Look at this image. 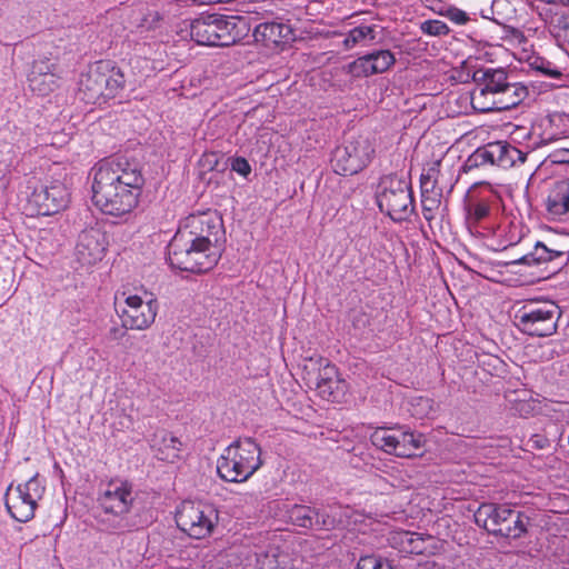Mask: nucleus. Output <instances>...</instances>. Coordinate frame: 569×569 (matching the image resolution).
Returning <instances> with one entry per match:
<instances>
[{
	"instance_id": "obj_28",
	"label": "nucleus",
	"mask_w": 569,
	"mask_h": 569,
	"mask_svg": "<svg viewBox=\"0 0 569 569\" xmlns=\"http://www.w3.org/2000/svg\"><path fill=\"white\" fill-rule=\"evenodd\" d=\"M315 508L303 505H295L287 511L290 523L306 529H313Z\"/></svg>"
},
{
	"instance_id": "obj_40",
	"label": "nucleus",
	"mask_w": 569,
	"mask_h": 569,
	"mask_svg": "<svg viewBox=\"0 0 569 569\" xmlns=\"http://www.w3.org/2000/svg\"><path fill=\"white\" fill-rule=\"evenodd\" d=\"M231 169L242 177H248L251 172V166L248 160L242 157L232 159Z\"/></svg>"
},
{
	"instance_id": "obj_39",
	"label": "nucleus",
	"mask_w": 569,
	"mask_h": 569,
	"mask_svg": "<svg viewBox=\"0 0 569 569\" xmlns=\"http://www.w3.org/2000/svg\"><path fill=\"white\" fill-rule=\"evenodd\" d=\"M532 67L542 72L546 76H549L551 78H559L561 77V71H559L557 68L552 67L549 61H546L543 59H537L535 62H532Z\"/></svg>"
},
{
	"instance_id": "obj_29",
	"label": "nucleus",
	"mask_w": 569,
	"mask_h": 569,
	"mask_svg": "<svg viewBox=\"0 0 569 569\" xmlns=\"http://www.w3.org/2000/svg\"><path fill=\"white\" fill-rule=\"evenodd\" d=\"M490 204L487 200H471L467 207V222L469 226H476L490 214Z\"/></svg>"
},
{
	"instance_id": "obj_5",
	"label": "nucleus",
	"mask_w": 569,
	"mask_h": 569,
	"mask_svg": "<svg viewBox=\"0 0 569 569\" xmlns=\"http://www.w3.org/2000/svg\"><path fill=\"white\" fill-rule=\"evenodd\" d=\"M260 455V447L252 438L239 439L224 449L217 472L228 482L246 481L261 467Z\"/></svg>"
},
{
	"instance_id": "obj_41",
	"label": "nucleus",
	"mask_w": 569,
	"mask_h": 569,
	"mask_svg": "<svg viewBox=\"0 0 569 569\" xmlns=\"http://www.w3.org/2000/svg\"><path fill=\"white\" fill-rule=\"evenodd\" d=\"M445 16L457 24H466L469 21L468 14L458 8H449Z\"/></svg>"
},
{
	"instance_id": "obj_22",
	"label": "nucleus",
	"mask_w": 569,
	"mask_h": 569,
	"mask_svg": "<svg viewBox=\"0 0 569 569\" xmlns=\"http://www.w3.org/2000/svg\"><path fill=\"white\" fill-rule=\"evenodd\" d=\"M217 47H228L244 36L246 22L241 17L213 14Z\"/></svg>"
},
{
	"instance_id": "obj_20",
	"label": "nucleus",
	"mask_w": 569,
	"mask_h": 569,
	"mask_svg": "<svg viewBox=\"0 0 569 569\" xmlns=\"http://www.w3.org/2000/svg\"><path fill=\"white\" fill-rule=\"evenodd\" d=\"M60 189L57 186L47 187L43 184L33 188V191L28 196L26 203V211L30 216H51L59 211L62 207L57 196Z\"/></svg>"
},
{
	"instance_id": "obj_27",
	"label": "nucleus",
	"mask_w": 569,
	"mask_h": 569,
	"mask_svg": "<svg viewBox=\"0 0 569 569\" xmlns=\"http://www.w3.org/2000/svg\"><path fill=\"white\" fill-rule=\"evenodd\" d=\"M398 432H391V429L379 427L370 436L371 443L388 455L396 456V445Z\"/></svg>"
},
{
	"instance_id": "obj_46",
	"label": "nucleus",
	"mask_w": 569,
	"mask_h": 569,
	"mask_svg": "<svg viewBox=\"0 0 569 569\" xmlns=\"http://www.w3.org/2000/svg\"><path fill=\"white\" fill-rule=\"evenodd\" d=\"M121 428H126V429H129L132 427L133 425V419L131 416H127L124 415L122 420L119 422Z\"/></svg>"
},
{
	"instance_id": "obj_31",
	"label": "nucleus",
	"mask_w": 569,
	"mask_h": 569,
	"mask_svg": "<svg viewBox=\"0 0 569 569\" xmlns=\"http://www.w3.org/2000/svg\"><path fill=\"white\" fill-rule=\"evenodd\" d=\"M376 38L375 29L369 26H360L351 29L343 40V47L349 50L356 44L369 40L372 41Z\"/></svg>"
},
{
	"instance_id": "obj_11",
	"label": "nucleus",
	"mask_w": 569,
	"mask_h": 569,
	"mask_svg": "<svg viewBox=\"0 0 569 569\" xmlns=\"http://www.w3.org/2000/svg\"><path fill=\"white\" fill-rule=\"evenodd\" d=\"M44 491L46 481L38 473L17 486L11 483L4 495L7 511L17 521L27 522L31 520Z\"/></svg>"
},
{
	"instance_id": "obj_26",
	"label": "nucleus",
	"mask_w": 569,
	"mask_h": 569,
	"mask_svg": "<svg viewBox=\"0 0 569 569\" xmlns=\"http://www.w3.org/2000/svg\"><path fill=\"white\" fill-rule=\"evenodd\" d=\"M396 445V456L401 458H411L418 455L422 448L423 439L421 435H415L408 431H398Z\"/></svg>"
},
{
	"instance_id": "obj_47",
	"label": "nucleus",
	"mask_w": 569,
	"mask_h": 569,
	"mask_svg": "<svg viewBox=\"0 0 569 569\" xmlns=\"http://www.w3.org/2000/svg\"><path fill=\"white\" fill-rule=\"evenodd\" d=\"M54 471H56L57 473H59V476H60L61 480L63 481V478H64L63 470H62V469H61L57 463L54 465Z\"/></svg>"
},
{
	"instance_id": "obj_19",
	"label": "nucleus",
	"mask_w": 569,
	"mask_h": 569,
	"mask_svg": "<svg viewBox=\"0 0 569 569\" xmlns=\"http://www.w3.org/2000/svg\"><path fill=\"white\" fill-rule=\"evenodd\" d=\"M257 42L263 47L274 50L282 49L295 40L292 27L283 21H267L259 23L253 30Z\"/></svg>"
},
{
	"instance_id": "obj_18",
	"label": "nucleus",
	"mask_w": 569,
	"mask_h": 569,
	"mask_svg": "<svg viewBox=\"0 0 569 569\" xmlns=\"http://www.w3.org/2000/svg\"><path fill=\"white\" fill-rule=\"evenodd\" d=\"M106 246V234L92 227L79 233L73 254L81 266L89 267L102 259Z\"/></svg>"
},
{
	"instance_id": "obj_33",
	"label": "nucleus",
	"mask_w": 569,
	"mask_h": 569,
	"mask_svg": "<svg viewBox=\"0 0 569 569\" xmlns=\"http://www.w3.org/2000/svg\"><path fill=\"white\" fill-rule=\"evenodd\" d=\"M369 54L373 62V70L377 71V73L387 71L396 61L389 50H379Z\"/></svg>"
},
{
	"instance_id": "obj_43",
	"label": "nucleus",
	"mask_w": 569,
	"mask_h": 569,
	"mask_svg": "<svg viewBox=\"0 0 569 569\" xmlns=\"http://www.w3.org/2000/svg\"><path fill=\"white\" fill-rule=\"evenodd\" d=\"M528 446H530L533 449H545L549 447L550 442L548 438H546L542 435H532L528 440Z\"/></svg>"
},
{
	"instance_id": "obj_4",
	"label": "nucleus",
	"mask_w": 569,
	"mask_h": 569,
	"mask_svg": "<svg viewBox=\"0 0 569 569\" xmlns=\"http://www.w3.org/2000/svg\"><path fill=\"white\" fill-rule=\"evenodd\" d=\"M475 522L488 533L508 539H519L528 531L530 518L509 505L481 503L473 515Z\"/></svg>"
},
{
	"instance_id": "obj_10",
	"label": "nucleus",
	"mask_w": 569,
	"mask_h": 569,
	"mask_svg": "<svg viewBox=\"0 0 569 569\" xmlns=\"http://www.w3.org/2000/svg\"><path fill=\"white\" fill-rule=\"evenodd\" d=\"M223 236L224 228L221 217L217 211L207 210L186 217L171 240L222 246Z\"/></svg>"
},
{
	"instance_id": "obj_17",
	"label": "nucleus",
	"mask_w": 569,
	"mask_h": 569,
	"mask_svg": "<svg viewBox=\"0 0 569 569\" xmlns=\"http://www.w3.org/2000/svg\"><path fill=\"white\" fill-rule=\"evenodd\" d=\"M133 501L132 485L121 479L110 480L98 497L102 511L114 517L127 515L131 510Z\"/></svg>"
},
{
	"instance_id": "obj_44",
	"label": "nucleus",
	"mask_w": 569,
	"mask_h": 569,
	"mask_svg": "<svg viewBox=\"0 0 569 569\" xmlns=\"http://www.w3.org/2000/svg\"><path fill=\"white\" fill-rule=\"evenodd\" d=\"M553 162L569 164V149L557 150L552 154Z\"/></svg>"
},
{
	"instance_id": "obj_1",
	"label": "nucleus",
	"mask_w": 569,
	"mask_h": 569,
	"mask_svg": "<svg viewBox=\"0 0 569 569\" xmlns=\"http://www.w3.org/2000/svg\"><path fill=\"white\" fill-rule=\"evenodd\" d=\"M90 174L92 201L106 214L121 217L138 206L144 178L136 162L124 157L104 159Z\"/></svg>"
},
{
	"instance_id": "obj_23",
	"label": "nucleus",
	"mask_w": 569,
	"mask_h": 569,
	"mask_svg": "<svg viewBox=\"0 0 569 569\" xmlns=\"http://www.w3.org/2000/svg\"><path fill=\"white\" fill-rule=\"evenodd\" d=\"M150 446L159 460L173 463L180 459L182 443L166 430L156 431L150 440Z\"/></svg>"
},
{
	"instance_id": "obj_13",
	"label": "nucleus",
	"mask_w": 569,
	"mask_h": 569,
	"mask_svg": "<svg viewBox=\"0 0 569 569\" xmlns=\"http://www.w3.org/2000/svg\"><path fill=\"white\" fill-rule=\"evenodd\" d=\"M218 521V511L212 505L183 501L176 513L177 526L196 539L209 536Z\"/></svg>"
},
{
	"instance_id": "obj_32",
	"label": "nucleus",
	"mask_w": 569,
	"mask_h": 569,
	"mask_svg": "<svg viewBox=\"0 0 569 569\" xmlns=\"http://www.w3.org/2000/svg\"><path fill=\"white\" fill-rule=\"evenodd\" d=\"M349 72L355 77H368L376 74L370 54L362 56L349 64Z\"/></svg>"
},
{
	"instance_id": "obj_12",
	"label": "nucleus",
	"mask_w": 569,
	"mask_h": 569,
	"mask_svg": "<svg viewBox=\"0 0 569 569\" xmlns=\"http://www.w3.org/2000/svg\"><path fill=\"white\" fill-rule=\"evenodd\" d=\"M373 153L375 149L369 138H349L332 152L331 166L338 174L352 176L369 164Z\"/></svg>"
},
{
	"instance_id": "obj_6",
	"label": "nucleus",
	"mask_w": 569,
	"mask_h": 569,
	"mask_svg": "<svg viewBox=\"0 0 569 569\" xmlns=\"http://www.w3.org/2000/svg\"><path fill=\"white\" fill-rule=\"evenodd\" d=\"M222 246L171 240L168 246V260L172 268L192 273L211 270L220 260Z\"/></svg>"
},
{
	"instance_id": "obj_45",
	"label": "nucleus",
	"mask_w": 569,
	"mask_h": 569,
	"mask_svg": "<svg viewBox=\"0 0 569 569\" xmlns=\"http://www.w3.org/2000/svg\"><path fill=\"white\" fill-rule=\"evenodd\" d=\"M128 329L129 328H124L123 326L113 327L110 329V336L113 340H120L126 336Z\"/></svg>"
},
{
	"instance_id": "obj_30",
	"label": "nucleus",
	"mask_w": 569,
	"mask_h": 569,
	"mask_svg": "<svg viewBox=\"0 0 569 569\" xmlns=\"http://www.w3.org/2000/svg\"><path fill=\"white\" fill-rule=\"evenodd\" d=\"M440 161L432 162L427 169H423L420 177L421 194L437 193L436 187L440 174Z\"/></svg>"
},
{
	"instance_id": "obj_35",
	"label": "nucleus",
	"mask_w": 569,
	"mask_h": 569,
	"mask_svg": "<svg viewBox=\"0 0 569 569\" xmlns=\"http://www.w3.org/2000/svg\"><path fill=\"white\" fill-rule=\"evenodd\" d=\"M420 30L428 36L442 37L450 32V28L440 20H426L420 24Z\"/></svg>"
},
{
	"instance_id": "obj_34",
	"label": "nucleus",
	"mask_w": 569,
	"mask_h": 569,
	"mask_svg": "<svg viewBox=\"0 0 569 569\" xmlns=\"http://www.w3.org/2000/svg\"><path fill=\"white\" fill-rule=\"evenodd\" d=\"M357 569H395L387 559L376 555H367L360 557Z\"/></svg>"
},
{
	"instance_id": "obj_2",
	"label": "nucleus",
	"mask_w": 569,
	"mask_h": 569,
	"mask_svg": "<svg viewBox=\"0 0 569 569\" xmlns=\"http://www.w3.org/2000/svg\"><path fill=\"white\" fill-rule=\"evenodd\" d=\"M472 79L476 88L470 92V103L478 112L510 110L528 96V88L520 82H509L501 68L476 70Z\"/></svg>"
},
{
	"instance_id": "obj_21",
	"label": "nucleus",
	"mask_w": 569,
	"mask_h": 569,
	"mask_svg": "<svg viewBox=\"0 0 569 569\" xmlns=\"http://www.w3.org/2000/svg\"><path fill=\"white\" fill-rule=\"evenodd\" d=\"M60 78L56 66L49 60H37L28 76V86L32 92L47 96L59 87Z\"/></svg>"
},
{
	"instance_id": "obj_16",
	"label": "nucleus",
	"mask_w": 569,
	"mask_h": 569,
	"mask_svg": "<svg viewBox=\"0 0 569 569\" xmlns=\"http://www.w3.org/2000/svg\"><path fill=\"white\" fill-rule=\"evenodd\" d=\"M517 262L528 266L546 264L548 271L555 274L569 263V246L556 240L538 241L533 250Z\"/></svg>"
},
{
	"instance_id": "obj_42",
	"label": "nucleus",
	"mask_w": 569,
	"mask_h": 569,
	"mask_svg": "<svg viewBox=\"0 0 569 569\" xmlns=\"http://www.w3.org/2000/svg\"><path fill=\"white\" fill-rule=\"evenodd\" d=\"M161 17L157 11L149 12L141 20L140 27L146 30L154 29L160 22Z\"/></svg>"
},
{
	"instance_id": "obj_36",
	"label": "nucleus",
	"mask_w": 569,
	"mask_h": 569,
	"mask_svg": "<svg viewBox=\"0 0 569 569\" xmlns=\"http://www.w3.org/2000/svg\"><path fill=\"white\" fill-rule=\"evenodd\" d=\"M440 191L433 194H421L422 213L426 220L431 221L433 219V211L438 209L440 204Z\"/></svg>"
},
{
	"instance_id": "obj_8",
	"label": "nucleus",
	"mask_w": 569,
	"mask_h": 569,
	"mask_svg": "<svg viewBox=\"0 0 569 569\" xmlns=\"http://www.w3.org/2000/svg\"><path fill=\"white\" fill-rule=\"evenodd\" d=\"M302 370L306 383L315 387L321 398L332 402H340L345 398L348 383L328 359L310 357L305 360Z\"/></svg>"
},
{
	"instance_id": "obj_3",
	"label": "nucleus",
	"mask_w": 569,
	"mask_h": 569,
	"mask_svg": "<svg viewBox=\"0 0 569 569\" xmlns=\"http://www.w3.org/2000/svg\"><path fill=\"white\" fill-rule=\"evenodd\" d=\"M124 74L119 68L99 61L81 72L76 98L83 103H103L117 97L124 88Z\"/></svg>"
},
{
	"instance_id": "obj_24",
	"label": "nucleus",
	"mask_w": 569,
	"mask_h": 569,
	"mask_svg": "<svg viewBox=\"0 0 569 569\" xmlns=\"http://www.w3.org/2000/svg\"><path fill=\"white\" fill-rule=\"evenodd\" d=\"M546 210L558 219L569 213V179L553 183L546 199Z\"/></svg>"
},
{
	"instance_id": "obj_38",
	"label": "nucleus",
	"mask_w": 569,
	"mask_h": 569,
	"mask_svg": "<svg viewBox=\"0 0 569 569\" xmlns=\"http://www.w3.org/2000/svg\"><path fill=\"white\" fill-rule=\"evenodd\" d=\"M335 526V518L331 517L325 509H316L313 516V528L329 529Z\"/></svg>"
},
{
	"instance_id": "obj_7",
	"label": "nucleus",
	"mask_w": 569,
	"mask_h": 569,
	"mask_svg": "<svg viewBox=\"0 0 569 569\" xmlns=\"http://www.w3.org/2000/svg\"><path fill=\"white\" fill-rule=\"evenodd\" d=\"M376 198L380 211L396 222L408 220L415 211L410 183L396 174L381 178Z\"/></svg>"
},
{
	"instance_id": "obj_14",
	"label": "nucleus",
	"mask_w": 569,
	"mask_h": 569,
	"mask_svg": "<svg viewBox=\"0 0 569 569\" xmlns=\"http://www.w3.org/2000/svg\"><path fill=\"white\" fill-rule=\"evenodd\" d=\"M526 153L506 141H495L476 149L466 160L465 170L469 171L482 166H497L502 169L513 167L516 163H523Z\"/></svg>"
},
{
	"instance_id": "obj_15",
	"label": "nucleus",
	"mask_w": 569,
	"mask_h": 569,
	"mask_svg": "<svg viewBox=\"0 0 569 569\" xmlns=\"http://www.w3.org/2000/svg\"><path fill=\"white\" fill-rule=\"evenodd\" d=\"M126 307L118 309L117 312L121 317L124 328L131 330H146L154 322L159 303L157 299L150 298L144 300L140 296L122 293Z\"/></svg>"
},
{
	"instance_id": "obj_9",
	"label": "nucleus",
	"mask_w": 569,
	"mask_h": 569,
	"mask_svg": "<svg viewBox=\"0 0 569 569\" xmlns=\"http://www.w3.org/2000/svg\"><path fill=\"white\" fill-rule=\"evenodd\" d=\"M561 310L553 301H529L515 313V323L529 336L549 337L558 328Z\"/></svg>"
},
{
	"instance_id": "obj_37",
	"label": "nucleus",
	"mask_w": 569,
	"mask_h": 569,
	"mask_svg": "<svg viewBox=\"0 0 569 569\" xmlns=\"http://www.w3.org/2000/svg\"><path fill=\"white\" fill-rule=\"evenodd\" d=\"M550 23L556 31L557 37L569 42V14L557 13L552 17Z\"/></svg>"
},
{
	"instance_id": "obj_25",
	"label": "nucleus",
	"mask_w": 569,
	"mask_h": 569,
	"mask_svg": "<svg viewBox=\"0 0 569 569\" xmlns=\"http://www.w3.org/2000/svg\"><path fill=\"white\" fill-rule=\"evenodd\" d=\"M214 33L213 14L198 18L190 24V37L198 44L217 47L218 38Z\"/></svg>"
},
{
	"instance_id": "obj_48",
	"label": "nucleus",
	"mask_w": 569,
	"mask_h": 569,
	"mask_svg": "<svg viewBox=\"0 0 569 569\" xmlns=\"http://www.w3.org/2000/svg\"><path fill=\"white\" fill-rule=\"evenodd\" d=\"M562 1L569 4V0H562Z\"/></svg>"
}]
</instances>
